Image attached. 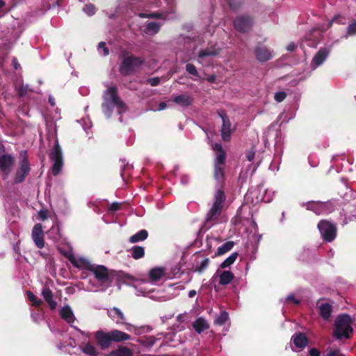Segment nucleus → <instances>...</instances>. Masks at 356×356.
I'll list each match as a JSON object with an SVG mask.
<instances>
[{
    "instance_id": "f257e3e1",
    "label": "nucleus",
    "mask_w": 356,
    "mask_h": 356,
    "mask_svg": "<svg viewBox=\"0 0 356 356\" xmlns=\"http://www.w3.org/2000/svg\"><path fill=\"white\" fill-rule=\"evenodd\" d=\"M103 100L104 102L102 105V111L108 118H111L115 108L118 115H122L127 111V106L119 97L115 87L111 86L104 91Z\"/></svg>"
},
{
    "instance_id": "f03ea898",
    "label": "nucleus",
    "mask_w": 356,
    "mask_h": 356,
    "mask_svg": "<svg viewBox=\"0 0 356 356\" xmlns=\"http://www.w3.org/2000/svg\"><path fill=\"white\" fill-rule=\"evenodd\" d=\"M152 7L160 8L159 11L138 14L140 17L161 19L163 21L172 19L176 10V0H154Z\"/></svg>"
},
{
    "instance_id": "7ed1b4c3",
    "label": "nucleus",
    "mask_w": 356,
    "mask_h": 356,
    "mask_svg": "<svg viewBox=\"0 0 356 356\" xmlns=\"http://www.w3.org/2000/svg\"><path fill=\"white\" fill-rule=\"evenodd\" d=\"M220 51V49L216 45H211L203 49L197 50V47H194L187 58L184 60L186 62L189 60L195 58L197 61L203 66H209L212 65L213 58Z\"/></svg>"
},
{
    "instance_id": "20e7f679",
    "label": "nucleus",
    "mask_w": 356,
    "mask_h": 356,
    "mask_svg": "<svg viewBox=\"0 0 356 356\" xmlns=\"http://www.w3.org/2000/svg\"><path fill=\"white\" fill-rule=\"evenodd\" d=\"M89 271L92 273L97 283H92L90 280H87L88 284L86 287L88 291H97L109 286L108 272L104 266L92 265Z\"/></svg>"
},
{
    "instance_id": "39448f33",
    "label": "nucleus",
    "mask_w": 356,
    "mask_h": 356,
    "mask_svg": "<svg viewBox=\"0 0 356 356\" xmlns=\"http://www.w3.org/2000/svg\"><path fill=\"white\" fill-rule=\"evenodd\" d=\"M353 319L349 315L345 314L339 315L335 321L334 336L338 339L343 337L349 338L353 332Z\"/></svg>"
},
{
    "instance_id": "423d86ee",
    "label": "nucleus",
    "mask_w": 356,
    "mask_h": 356,
    "mask_svg": "<svg viewBox=\"0 0 356 356\" xmlns=\"http://www.w3.org/2000/svg\"><path fill=\"white\" fill-rule=\"evenodd\" d=\"M31 170V166L26 157V152L20 153V159L17 163L16 171L13 179V184H19L23 182L29 175Z\"/></svg>"
},
{
    "instance_id": "0eeeda50",
    "label": "nucleus",
    "mask_w": 356,
    "mask_h": 356,
    "mask_svg": "<svg viewBox=\"0 0 356 356\" xmlns=\"http://www.w3.org/2000/svg\"><path fill=\"white\" fill-rule=\"evenodd\" d=\"M225 201V195L224 192L221 190L217 191L214 195L213 205L207 215V222H214L218 219L221 213Z\"/></svg>"
},
{
    "instance_id": "6e6552de",
    "label": "nucleus",
    "mask_w": 356,
    "mask_h": 356,
    "mask_svg": "<svg viewBox=\"0 0 356 356\" xmlns=\"http://www.w3.org/2000/svg\"><path fill=\"white\" fill-rule=\"evenodd\" d=\"M49 158L53 162L52 174L56 176L60 172L63 165V152L58 139L56 140L54 147L49 153Z\"/></svg>"
},
{
    "instance_id": "1a4fd4ad",
    "label": "nucleus",
    "mask_w": 356,
    "mask_h": 356,
    "mask_svg": "<svg viewBox=\"0 0 356 356\" xmlns=\"http://www.w3.org/2000/svg\"><path fill=\"white\" fill-rule=\"evenodd\" d=\"M143 60L140 58L129 56L125 58L120 67V73L123 75H128L133 72L138 67L141 65Z\"/></svg>"
},
{
    "instance_id": "9d476101",
    "label": "nucleus",
    "mask_w": 356,
    "mask_h": 356,
    "mask_svg": "<svg viewBox=\"0 0 356 356\" xmlns=\"http://www.w3.org/2000/svg\"><path fill=\"white\" fill-rule=\"evenodd\" d=\"M322 238L327 242H331L336 237L337 229L334 225L327 220H321L318 224Z\"/></svg>"
},
{
    "instance_id": "9b49d317",
    "label": "nucleus",
    "mask_w": 356,
    "mask_h": 356,
    "mask_svg": "<svg viewBox=\"0 0 356 356\" xmlns=\"http://www.w3.org/2000/svg\"><path fill=\"white\" fill-rule=\"evenodd\" d=\"M307 209L314 211L317 215L327 214L334 210V206L330 202H309L307 203Z\"/></svg>"
},
{
    "instance_id": "f8f14e48",
    "label": "nucleus",
    "mask_w": 356,
    "mask_h": 356,
    "mask_svg": "<svg viewBox=\"0 0 356 356\" xmlns=\"http://www.w3.org/2000/svg\"><path fill=\"white\" fill-rule=\"evenodd\" d=\"M331 49L332 46L329 47H322L318 51L310 63V67L312 70H316L325 61L331 51Z\"/></svg>"
},
{
    "instance_id": "ddd939ff",
    "label": "nucleus",
    "mask_w": 356,
    "mask_h": 356,
    "mask_svg": "<svg viewBox=\"0 0 356 356\" xmlns=\"http://www.w3.org/2000/svg\"><path fill=\"white\" fill-rule=\"evenodd\" d=\"M107 314L117 325H124L127 330H131V325L126 322V317L121 309L114 307L108 309Z\"/></svg>"
},
{
    "instance_id": "4468645a",
    "label": "nucleus",
    "mask_w": 356,
    "mask_h": 356,
    "mask_svg": "<svg viewBox=\"0 0 356 356\" xmlns=\"http://www.w3.org/2000/svg\"><path fill=\"white\" fill-rule=\"evenodd\" d=\"M67 258L72 265L77 268L90 270L92 266L86 258L79 255H75L73 253H69Z\"/></svg>"
},
{
    "instance_id": "2eb2a0df",
    "label": "nucleus",
    "mask_w": 356,
    "mask_h": 356,
    "mask_svg": "<svg viewBox=\"0 0 356 356\" xmlns=\"http://www.w3.org/2000/svg\"><path fill=\"white\" fill-rule=\"evenodd\" d=\"M234 274L229 270H217L211 277V283L218 282L220 285H227L234 279Z\"/></svg>"
},
{
    "instance_id": "dca6fc26",
    "label": "nucleus",
    "mask_w": 356,
    "mask_h": 356,
    "mask_svg": "<svg viewBox=\"0 0 356 356\" xmlns=\"http://www.w3.org/2000/svg\"><path fill=\"white\" fill-rule=\"evenodd\" d=\"M44 232L40 224H35L32 229L31 237L35 245L41 249L44 246Z\"/></svg>"
},
{
    "instance_id": "f3484780",
    "label": "nucleus",
    "mask_w": 356,
    "mask_h": 356,
    "mask_svg": "<svg viewBox=\"0 0 356 356\" xmlns=\"http://www.w3.org/2000/svg\"><path fill=\"white\" fill-rule=\"evenodd\" d=\"M252 24V19L247 16L238 17L234 21L235 29L240 32L248 31L250 29Z\"/></svg>"
},
{
    "instance_id": "a211bd4d",
    "label": "nucleus",
    "mask_w": 356,
    "mask_h": 356,
    "mask_svg": "<svg viewBox=\"0 0 356 356\" xmlns=\"http://www.w3.org/2000/svg\"><path fill=\"white\" fill-rule=\"evenodd\" d=\"M218 115L222 121V126L221 129L222 138L225 141L229 140L232 132L231 123L223 111L218 112Z\"/></svg>"
},
{
    "instance_id": "6ab92c4d",
    "label": "nucleus",
    "mask_w": 356,
    "mask_h": 356,
    "mask_svg": "<svg viewBox=\"0 0 356 356\" xmlns=\"http://www.w3.org/2000/svg\"><path fill=\"white\" fill-rule=\"evenodd\" d=\"M95 338L102 349L108 348L112 341L110 332H104L102 331H97L95 334Z\"/></svg>"
},
{
    "instance_id": "aec40b11",
    "label": "nucleus",
    "mask_w": 356,
    "mask_h": 356,
    "mask_svg": "<svg viewBox=\"0 0 356 356\" xmlns=\"http://www.w3.org/2000/svg\"><path fill=\"white\" fill-rule=\"evenodd\" d=\"M257 59L260 62H265L273 57V52L265 47H258L255 49Z\"/></svg>"
},
{
    "instance_id": "412c9836",
    "label": "nucleus",
    "mask_w": 356,
    "mask_h": 356,
    "mask_svg": "<svg viewBox=\"0 0 356 356\" xmlns=\"http://www.w3.org/2000/svg\"><path fill=\"white\" fill-rule=\"evenodd\" d=\"M60 316L67 323L72 325L74 323L76 318L72 308L69 305H65L60 310Z\"/></svg>"
},
{
    "instance_id": "4be33fe9",
    "label": "nucleus",
    "mask_w": 356,
    "mask_h": 356,
    "mask_svg": "<svg viewBox=\"0 0 356 356\" xmlns=\"http://www.w3.org/2000/svg\"><path fill=\"white\" fill-rule=\"evenodd\" d=\"M291 341L296 348L298 349V350L304 348L308 343L307 338L305 334L302 333H296L295 334L292 338Z\"/></svg>"
},
{
    "instance_id": "5701e85b",
    "label": "nucleus",
    "mask_w": 356,
    "mask_h": 356,
    "mask_svg": "<svg viewBox=\"0 0 356 356\" xmlns=\"http://www.w3.org/2000/svg\"><path fill=\"white\" fill-rule=\"evenodd\" d=\"M154 284V282H151L150 281H148V280H143V281L140 282L138 284L137 289H136L137 295L138 296H140V295L145 296V295L148 294L149 293L154 291V287H153Z\"/></svg>"
},
{
    "instance_id": "b1692460",
    "label": "nucleus",
    "mask_w": 356,
    "mask_h": 356,
    "mask_svg": "<svg viewBox=\"0 0 356 356\" xmlns=\"http://www.w3.org/2000/svg\"><path fill=\"white\" fill-rule=\"evenodd\" d=\"M257 191L259 192H263L264 195L261 196H257V202H270L273 200L275 195V191L268 189L266 190L261 186L257 188Z\"/></svg>"
},
{
    "instance_id": "393cba45",
    "label": "nucleus",
    "mask_w": 356,
    "mask_h": 356,
    "mask_svg": "<svg viewBox=\"0 0 356 356\" xmlns=\"http://www.w3.org/2000/svg\"><path fill=\"white\" fill-rule=\"evenodd\" d=\"M165 275V268L156 267L152 268L149 273V281L156 283Z\"/></svg>"
},
{
    "instance_id": "a878e982",
    "label": "nucleus",
    "mask_w": 356,
    "mask_h": 356,
    "mask_svg": "<svg viewBox=\"0 0 356 356\" xmlns=\"http://www.w3.org/2000/svg\"><path fill=\"white\" fill-rule=\"evenodd\" d=\"M163 24V22H148L145 25L144 32L147 35H154L160 31V29Z\"/></svg>"
},
{
    "instance_id": "bb28decb",
    "label": "nucleus",
    "mask_w": 356,
    "mask_h": 356,
    "mask_svg": "<svg viewBox=\"0 0 356 356\" xmlns=\"http://www.w3.org/2000/svg\"><path fill=\"white\" fill-rule=\"evenodd\" d=\"M210 259L209 258H201L200 259H196L193 264V270L197 273H202L209 266Z\"/></svg>"
},
{
    "instance_id": "cd10ccee",
    "label": "nucleus",
    "mask_w": 356,
    "mask_h": 356,
    "mask_svg": "<svg viewBox=\"0 0 356 356\" xmlns=\"http://www.w3.org/2000/svg\"><path fill=\"white\" fill-rule=\"evenodd\" d=\"M112 341H124L131 339V336L122 331L113 330L110 332Z\"/></svg>"
},
{
    "instance_id": "c85d7f7f",
    "label": "nucleus",
    "mask_w": 356,
    "mask_h": 356,
    "mask_svg": "<svg viewBox=\"0 0 356 356\" xmlns=\"http://www.w3.org/2000/svg\"><path fill=\"white\" fill-rule=\"evenodd\" d=\"M193 327L198 334H200L204 330L209 329V325L208 322L204 318L200 317L193 322Z\"/></svg>"
},
{
    "instance_id": "c756f323",
    "label": "nucleus",
    "mask_w": 356,
    "mask_h": 356,
    "mask_svg": "<svg viewBox=\"0 0 356 356\" xmlns=\"http://www.w3.org/2000/svg\"><path fill=\"white\" fill-rule=\"evenodd\" d=\"M42 295L46 302L49 304V307L54 309L56 307V302L53 299L51 291L48 287H44L42 291Z\"/></svg>"
},
{
    "instance_id": "7c9ffc66",
    "label": "nucleus",
    "mask_w": 356,
    "mask_h": 356,
    "mask_svg": "<svg viewBox=\"0 0 356 356\" xmlns=\"http://www.w3.org/2000/svg\"><path fill=\"white\" fill-rule=\"evenodd\" d=\"M174 101L178 105L183 107H186L192 103L193 99L190 95L183 94L176 96L174 99Z\"/></svg>"
},
{
    "instance_id": "2f4dec72",
    "label": "nucleus",
    "mask_w": 356,
    "mask_h": 356,
    "mask_svg": "<svg viewBox=\"0 0 356 356\" xmlns=\"http://www.w3.org/2000/svg\"><path fill=\"white\" fill-rule=\"evenodd\" d=\"M131 350L125 346H120L118 349L111 352L108 356H132Z\"/></svg>"
},
{
    "instance_id": "473e14b6",
    "label": "nucleus",
    "mask_w": 356,
    "mask_h": 356,
    "mask_svg": "<svg viewBox=\"0 0 356 356\" xmlns=\"http://www.w3.org/2000/svg\"><path fill=\"white\" fill-rule=\"evenodd\" d=\"M319 310L321 316L325 320H327L331 316L332 306L327 302L321 303L319 305Z\"/></svg>"
},
{
    "instance_id": "72a5a7b5",
    "label": "nucleus",
    "mask_w": 356,
    "mask_h": 356,
    "mask_svg": "<svg viewBox=\"0 0 356 356\" xmlns=\"http://www.w3.org/2000/svg\"><path fill=\"white\" fill-rule=\"evenodd\" d=\"M148 233L145 229H141L129 238V242L134 243L143 241L147 238Z\"/></svg>"
},
{
    "instance_id": "f704fd0d",
    "label": "nucleus",
    "mask_w": 356,
    "mask_h": 356,
    "mask_svg": "<svg viewBox=\"0 0 356 356\" xmlns=\"http://www.w3.org/2000/svg\"><path fill=\"white\" fill-rule=\"evenodd\" d=\"M81 351L90 356H96L97 355V350L96 348L90 343H86L83 347H79Z\"/></svg>"
},
{
    "instance_id": "c9c22d12",
    "label": "nucleus",
    "mask_w": 356,
    "mask_h": 356,
    "mask_svg": "<svg viewBox=\"0 0 356 356\" xmlns=\"http://www.w3.org/2000/svg\"><path fill=\"white\" fill-rule=\"evenodd\" d=\"M132 257L135 259H139L144 257L145 249L141 246H134L130 250Z\"/></svg>"
},
{
    "instance_id": "e433bc0d",
    "label": "nucleus",
    "mask_w": 356,
    "mask_h": 356,
    "mask_svg": "<svg viewBox=\"0 0 356 356\" xmlns=\"http://www.w3.org/2000/svg\"><path fill=\"white\" fill-rule=\"evenodd\" d=\"M234 245V243L233 241H227L225 243L221 246L218 247L216 254L219 256L225 254L232 249Z\"/></svg>"
},
{
    "instance_id": "4c0bfd02",
    "label": "nucleus",
    "mask_w": 356,
    "mask_h": 356,
    "mask_svg": "<svg viewBox=\"0 0 356 356\" xmlns=\"http://www.w3.org/2000/svg\"><path fill=\"white\" fill-rule=\"evenodd\" d=\"M320 34H321V32L319 30H317V29L314 30L312 33H311L310 35L307 36V38L305 40V42H307V45L309 47H316L318 44V42L314 41L313 40V38L316 37L317 35H318Z\"/></svg>"
},
{
    "instance_id": "58836bf2",
    "label": "nucleus",
    "mask_w": 356,
    "mask_h": 356,
    "mask_svg": "<svg viewBox=\"0 0 356 356\" xmlns=\"http://www.w3.org/2000/svg\"><path fill=\"white\" fill-rule=\"evenodd\" d=\"M47 234L53 240H57L60 237L58 226L56 224L53 225L51 229L47 232Z\"/></svg>"
},
{
    "instance_id": "ea45409f",
    "label": "nucleus",
    "mask_w": 356,
    "mask_h": 356,
    "mask_svg": "<svg viewBox=\"0 0 356 356\" xmlns=\"http://www.w3.org/2000/svg\"><path fill=\"white\" fill-rule=\"evenodd\" d=\"M238 255V254L237 252H233L223 262L221 263L220 267L222 268H225L232 265L236 260Z\"/></svg>"
},
{
    "instance_id": "a19ab883",
    "label": "nucleus",
    "mask_w": 356,
    "mask_h": 356,
    "mask_svg": "<svg viewBox=\"0 0 356 356\" xmlns=\"http://www.w3.org/2000/svg\"><path fill=\"white\" fill-rule=\"evenodd\" d=\"M214 178L218 182L222 181L224 178L223 166L214 165Z\"/></svg>"
},
{
    "instance_id": "79ce46f5",
    "label": "nucleus",
    "mask_w": 356,
    "mask_h": 356,
    "mask_svg": "<svg viewBox=\"0 0 356 356\" xmlns=\"http://www.w3.org/2000/svg\"><path fill=\"white\" fill-rule=\"evenodd\" d=\"M229 319V314L227 312H222L214 320V323L218 325H224Z\"/></svg>"
},
{
    "instance_id": "37998d69",
    "label": "nucleus",
    "mask_w": 356,
    "mask_h": 356,
    "mask_svg": "<svg viewBox=\"0 0 356 356\" xmlns=\"http://www.w3.org/2000/svg\"><path fill=\"white\" fill-rule=\"evenodd\" d=\"M225 161V152L218 153L215 159L214 165L216 166H223Z\"/></svg>"
},
{
    "instance_id": "c03bdc74",
    "label": "nucleus",
    "mask_w": 356,
    "mask_h": 356,
    "mask_svg": "<svg viewBox=\"0 0 356 356\" xmlns=\"http://www.w3.org/2000/svg\"><path fill=\"white\" fill-rule=\"evenodd\" d=\"M343 24L346 23V19L343 17L341 16H335L332 21L329 22L326 28H323V30H325L326 29H328L332 24Z\"/></svg>"
},
{
    "instance_id": "a18cd8bd",
    "label": "nucleus",
    "mask_w": 356,
    "mask_h": 356,
    "mask_svg": "<svg viewBox=\"0 0 356 356\" xmlns=\"http://www.w3.org/2000/svg\"><path fill=\"white\" fill-rule=\"evenodd\" d=\"M29 300L33 302L35 306H40L42 303V300L36 298V296L31 291L26 293Z\"/></svg>"
},
{
    "instance_id": "49530a36",
    "label": "nucleus",
    "mask_w": 356,
    "mask_h": 356,
    "mask_svg": "<svg viewBox=\"0 0 356 356\" xmlns=\"http://www.w3.org/2000/svg\"><path fill=\"white\" fill-rule=\"evenodd\" d=\"M186 70L190 74H192L195 76L199 77V73L196 69V67L191 63H188L186 65Z\"/></svg>"
},
{
    "instance_id": "de8ad7c7",
    "label": "nucleus",
    "mask_w": 356,
    "mask_h": 356,
    "mask_svg": "<svg viewBox=\"0 0 356 356\" xmlns=\"http://www.w3.org/2000/svg\"><path fill=\"white\" fill-rule=\"evenodd\" d=\"M83 11L86 14L88 15V16H92L95 13V6L91 4V3H89V4H86L83 8Z\"/></svg>"
},
{
    "instance_id": "09e8293b",
    "label": "nucleus",
    "mask_w": 356,
    "mask_h": 356,
    "mask_svg": "<svg viewBox=\"0 0 356 356\" xmlns=\"http://www.w3.org/2000/svg\"><path fill=\"white\" fill-rule=\"evenodd\" d=\"M98 51L99 54L102 56H107L109 54V51L108 48L106 47V43L104 42H99L98 45Z\"/></svg>"
},
{
    "instance_id": "8fccbe9b",
    "label": "nucleus",
    "mask_w": 356,
    "mask_h": 356,
    "mask_svg": "<svg viewBox=\"0 0 356 356\" xmlns=\"http://www.w3.org/2000/svg\"><path fill=\"white\" fill-rule=\"evenodd\" d=\"M356 34V21L350 24L347 29V35L345 37L347 38L348 35H353Z\"/></svg>"
},
{
    "instance_id": "3c124183",
    "label": "nucleus",
    "mask_w": 356,
    "mask_h": 356,
    "mask_svg": "<svg viewBox=\"0 0 356 356\" xmlns=\"http://www.w3.org/2000/svg\"><path fill=\"white\" fill-rule=\"evenodd\" d=\"M286 97V94L284 91L277 92L275 94L274 98L277 102H282Z\"/></svg>"
},
{
    "instance_id": "603ef678",
    "label": "nucleus",
    "mask_w": 356,
    "mask_h": 356,
    "mask_svg": "<svg viewBox=\"0 0 356 356\" xmlns=\"http://www.w3.org/2000/svg\"><path fill=\"white\" fill-rule=\"evenodd\" d=\"M231 9H236L241 4V0H225Z\"/></svg>"
},
{
    "instance_id": "864d4df0",
    "label": "nucleus",
    "mask_w": 356,
    "mask_h": 356,
    "mask_svg": "<svg viewBox=\"0 0 356 356\" xmlns=\"http://www.w3.org/2000/svg\"><path fill=\"white\" fill-rule=\"evenodd\" d=\"M83 122V128L87 132V129H90L92 127V122L90 118H84L81 120Z\"/></svg>"
},
{
    "instance_id": "5fc2aeb1",
    "label": "nucleus",
    "mask_w": 356,
    "mask_h": 356,
    "mask_svg": "<svg viewBox=\"0 0 356 356\" xmlns=\"http://www.w3.org/2000/svg\"><path fill=\"white\" fill-rule=\"evenodd\" d=\"M38 218L40 220H45L48 218V211L45 209H41L38 213Z\"/></svg>"
},
{
    "instance_id": "6e6d98bb",
    "label": "nucleus",
    "mask_w": 356,
    "mask_h": 356,
    "mask_svg": "<svg viewBox=\"0 0 356 356\" xmlns=\"http://www.w3.org/2000/svg\"><path fill=\"white\" fill-rule=\"evenodd\" d=\"M177 320L180 324H187L188 321L186 319V314H179L177 316Z\"/></svg>"
},
{
    "instance_id": "4d7b16f0",
    "label": "nucleus",
    "mask_w": 356,
    "mask_h": 356,
    "mask_svg": "<svg viewBox=\"0 0 356 356\" xmlns=\"http://www.w3.org/2000/svg\"><path fill=\"white\" fill-rule=\"evenodd\" d=\"M185 324H180V323H179L173 325V331L176 332H181L185 329Z\"/></svg>"
},
{
    "instance_id": "13d9d810",
    "label": "nucleus",
    "mask_w": 356,
    "mask_h": 356,
    "mask_svg": "<svg viewBox=\"0 0 356 356\" xmlns=\"http://www.w3.org/2000/svg\"><path fill=\"white\" fill-rule=\"evenodd\" d=\"M255 156V152L252 149L248 150L245 153V156L247 159L250 161H252Z\"/></svg>"
},
{
    "instance_id": "bf43d9fd",
    "label": "nucleus",
    "mask_w": 356,
    "mask_h": 356,
    "mask_svg": "<svg viewBox=\"0 0 356 356\" xmlns=\"http://www.w3.org/2000/svg\"><path fill=\"white\" fill-rule=\"evenodd\" d=\"M342 354L339 349H333L329 351L327 356H341Z\"/></svg>"
},
{
    "instance_id": "052dcab7",
    "label": "nucleus",
    "mask_w": 356,
    "mask_h": 356,
    "mask_svg": "<svg viewBox=\"0 0 356 356\" xmlns=\"http://www.w3.org/2000/svg\"><path fill=\"white\" fill-rule=\"evenodd\" d=\"M121 203L120 202H113L111 204L109 207V210L111 211H115L120 209Z\"/></svg>"
},
{
    "instance_id": "680f3d73",
    "label": "nucleus",
    "mask_w": 356,
    "mask_h": 356,
    "mask_svg": "<svg viewBox=\"0 0 356 356\" xmlns=\"http://www.w3.org/2000/svg\"><path fill=\"white\" fill-rule=\"evenodd\" d=\"M147 81L151 86H155L159 83L160 79L158 77H154V78L148 79Z\"/></svg>"
},
{
    "instance_id": "e2e57ef3",
    "label": "nucleus",
    "mask_w": 356,
    "mask_h": 356,
    "mask_svg": "<svg viewBox=\"0 0 356 356\" xmlns=\"http://www.w3.org/2000/svg\"><path fill=\"white\" fill-rule=\"evenodd\" d=\"M212 148L214 150L218 152V153L223 152L222 145L220 143H215L212 145Z\"/></svg>"
},
{
    "instance_id": "0e129e2a",
    "label": "nucleus",
    "mask_w": 356,
    "mask_h": 356,
    "mask_svg": "<svg viewBox=\"0 0 356 356\" xmlns=\"http://www.w3.org/2000/svg\"><path fill=\"white\" fill-rule=\"evenodd\" d=\"M286 301L293 302L294 304L298 305L299 303V300L296 299L293 295H289L286 297Z\"/></svg>"
},
{
    "instance_id": "69168bd1",
    "label": "nucleus",
    "mask_w": 356,
    "mask_h": 356,
    "mask_svg": "<svg viewBox=\"0 0 356 356\" xmlns=\"http://www.w3.org/2000/svg\"><path fill=\"white\" fill-rule=\"evenodd\" d=\"M309 356H320V351L316 348H311L309 350Z\"/></svg>"
},
{
    "instance_id": "338daca9",
    "label": "nucleus",
    "mask_w": 356,
    "mask_h": 356,
    "mask_svg": "<svg viewBox=\"0 0 356 356\" xmlns=\"http://www.w3.org/2000/svg\"><path fill=\"white\" fill-rule=\"evenodd\" d=\"M27 87L22 86L18 90V93L20 96H24L26 93Z\"/></svg>"
},
{
    "instance_id": "774afa93",
    "label": "nucleus",
    "mask_w": 356,
    "mask_h": 356,
    "mask_svg": "<svg viewBox=\"0 0 356 356\" xmlns=\"http://www.w3.org/2000/svg\"><path fill=\"white\" fill-rule=\"evenodd\" d=\"M156 339L153 336H149L147 337V342L149 345L152 346L155 343Z\"/></svg>"
}]
</instances>
